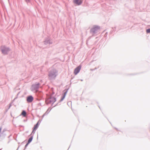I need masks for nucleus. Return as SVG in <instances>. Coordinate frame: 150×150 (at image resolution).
<instances>
[{
    "label": "nucleus",
    "instance_id": "obj_3",
    "mask_svg": "<svg viewBox=\"0 0 150 150\" xmlns=\"http://www.w3.org/2000/svg\"><path fill=\"white\" fill-rule=\"evenodd\" d=\"M81 67V66L77 67L74 70V74L76 75L80 71Z\"/></svg>",
    "mask_w": 150,
    "mask_h": 150
},
{
    "label": "nucleus",
    "instance_id": "obj_13",
    "mask_svg": "<svg viewBox=\"0 0 150 150\" xmlns=\"http://www.w3.org/2000/svg\"><path fill=\"white\" fill-rule=\"evenodd\" d=\"M146 32L147 33H150V29H147L146 30Z\"/></svg>",
    "mask_w": 150,
    "mask_h": 150
},
{
    "label": "nucleus",
    "instance_id": "obj_8",
    "mask_svg": "<svg viewBox=\"0 0 150 150\" xmlns=\"http://www.w3.org/2000/svg\"><path fill=\"white\" fill-rule=\"evenodd\" d=\"M8 50V49L7 48H5V49L4 50L2 48V52L4 54H6L7 53V52Z\"/></svg>",
    "mask_w": 150,
    "mask_h": 150
},
{
    "label": "nucleus",
    "instance_id": "obj_7",
    "mask_svg": "<svg viewBox=\"0 0 150 150\" xmlns=\"http://www.w3.org/2000/svg\"><path fill=\"white\" fill-rule=\"evenodd\" d=\"M39 86V84L37 83L32 86V88L33 89H36L38 88Z\"/></svg>",
    "mask_w": 150,
    "mask_h": 150
},
{
    "label": "nucleus",
    "instance_id": "obj_10",
    "mask_svg": "<svg viewBox=\"0 0 150 150\" xmlns=\"http://www.w3.org/2000/svg\"><path fill=\"white\" fill-rule=\"evenodd\" d=\"M38 127V122L36 125H35L33 129V131L32 132V133H33L35 131Z\"/></svg>",
    "mask_w": 150,
    "mask_h": 150
},
{
    "label": "nucleus",
    "instance_id": "obj_5",
    "mask_svg": "<svg viewBox=\"0 0 150 150\" xmlns=\"http://www.w3.org/2000/svg\"><path fill=\"white\" fill-rule=\"evenodd\" d=\"M33 100V98L32 96H28L27 98V100L28 103L32 102Z\"/></svg>",
    "mask_w": 150,
    "mask_h": 150
},
{
    "label": "nucleus",
    "instance_id": "obj_14",
    "mask_svg": "<svg viewBox=\"0 0 150 150\" xmlns=\"http://www.w3.org/2000/svg\"><path fill=\"white\" fill-rule=\"evenodd\" d=\"M27 2H28L30 1V0H25Z\"/></svg>",
    "mask_w": 150,
    "mask_h": 150
},
{
    "label": "nucleus",
    "instance_id": "obj_4",
    "mask_svg": "<svg viewBox=\"0 0 150 150\" xmlns=\"http://www.w3.org/2000/svg\"><path fill=\"white\" fill-rule=\"evenodd\" d=\"M100 29V28L98 26H95L94 27L92 28L91 30V32L93 33H95L96 31H98Z\"/></svg>",
    "mask_w": 150,
    "mask_h": 150
},
{
    "label": "nucleus",
    "instance_id": "obj_11",
    "mask_svg": "<svg viewBox=\"0 0 150 150\" xmlns=\"http://www.w3.org/2000/svg\"><path fill=\"white\" fill-rule=\"evenodd\" d=\"M32 137H31L28 140L27 144L25 145V146H27L28 144H29L32 141Z\"/></svg>",
    "mask_w": 150,
    "mask_h": 150
},
{
    "label": "nucleus",
    "instance_id": "obj_12",
    "mask_svg": "<svg viewBox=\"0 0 150 150\" xmlns=\"http://www.w3.org/2000/svg\"><path fill=\"white\" fill-rule=\"evenodd\" d=\"M22 115L25 117L26 115V113L25 111H23L21 113Z\"/></svg>",
    "mask_w": 150,
    "mask_h": 150
},
{
    "label": "nucleus",
    "instance_id": "obj_2",
    "mask_svg": "<svg viewBox=\"0 0 150 150\" xmlns=\"http://www.w3.org/2000/svg\"><path fill=\"white\" fill-rule=\"evenodd\" d=\"M57 71L55 69L53 70L50 72L49 76L51 78H54L57 76Z\"/></svg>",
    "mask_w": 150,
    "mask_h": 150
},
{
    "label": "nucleus",
    "instance_id": "obj_6",
    "mask_svg": "<svg viewBox=\"0 0 150 150\" xmlns=\"http://www.w3.org/2000/svg\"><path fill=\"white\" fill-rule=\"evenodd\" d=\"M82 0H74L73 1L74 2L77 4V5H80L82 2Z\"/></svg>",
    "mask_w": 150,
    "mask_h": 150
},
{
    "label": "nucleus",
    "instance_id": "obj_9",
    "mask_svg": "<svg viewBox=\"0 0 150 150\" xmlns=\"http://www.w3.org/2000/svg\"><path fill=\"white\" fill-rule=\"evenodd\" d=\"M64 91H65V92H64V95L62 97L61 99V101H62L64 99V98H65L66 95V94L67 93V90H65Z\"/></svg>",
    "mask_w": 150,
    "mask_h": 150
},
{
    "label": "nucleus",
    "instance_id": "obj_1",
    "mask_svg": "<svg viewBox=\"0 0 150 150\" xmlns=\"http://www.w3.org/2000/svg\"><path fill=\"white\" fill-rule=\"evenodd\" d=\"M56 101L55 98L52 96H50L46 100V102L47 104H53Z\"/></svg>",
    "mask_w": 150,
    "mask_h": 150
}]
</instances>
